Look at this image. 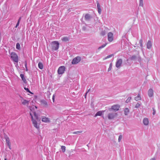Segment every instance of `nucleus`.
I'll return each mask as SVG.
<instances>
[{
  "mask_svg": "<svg viewBox=\"0 0 160 160\" xmlns=\"http://www.w3.org/2000/svg\"><path fill=\"white\" fill-rule=\"evenodd\" d=\"M150 160H156V158H151Z\"/></svg>",
  "mask_w": 160,
  "mask_h": 160,
  "instance_id": "44",
  "label": "nucleus"
},
{
  "mask_svg": "<svg viewBox=\"0 0 160 160\" xmlns=\"http://www.w3.org/2000/svg\"><path fill=\"white\" fill-rule=\"evenodd\" d=\"M152 46V43L150 40L148 41L147 44V48L148 49H150Z\"/></svg>",
  "mask_w": 160,
  "mask_h": 160,
  "instance_id": "16",
  "label": "nucleus"
},
{
  "mask_svg": "<svg viewBox=\"0 0 160 160\" xmlns=\"http://www.w3.org/2000/svg\"><path fill=\"white\" fill-rule=\"evenodd\" d=\"M134 99L137 101L141 100V98L140 94H138V96L135 97Z\"/></svg>",
  "mask_w": 160,
  "mask_h": 160,
  "instance_id": "19",
  "label": "nucleus"
},
{
  "mask_svg": "<svg viewBox=\"0 0 160 160\" xmlns=\"http://www.w3.org/2000/svg\"><path fill=\"white\" fill-rule=\"evenodd\" d=\"M81 132H80V131H77V132H73V134H78L79 133H80Z\"/></svg>",
  "mask_w": 160,
  "mask_h": 160,
  "instance_id": "41",
  "label": "nucleus"
},
{
  "mask_svg": "<svg viewBox=\"0 0 160 160\" xmlns=\"http://www.w3.org/2000/svg\"><path fill=\"white\" fill-rule=\"evenodd\" d=\"M97 7L98 9L101 8V6L98 2H97Z\"/></svg>",
  "mask_w": 160,
  "mask_h": 160,
  "instance_id": "38",
  "label": "nucleus"
},
{
  "mask_svg": "<svg viewBox=\"0 0 160 160\" xmlns=\"http://www.w3.org/2000/svg\"><path fill=\"white\" fill-rule=\"evenodd\" d=\"M16 48L18 50H20V44L19 43H17L16 45Z\"/></svg>",
  "mask_w": 160,
  "mask_h": 160,
  "instance_id": "26",
  "label": "nucleus"
},
{
  "mask_svg": "<svg viewBox=\"0 0 160 160\" xmlns=\"http://www.w3.org/2000/svg\"><path fill=\"white\" fill-rule=\"evenodd\" d=\"M89 90H90V89H89V90H88V91H87V92L86 93V95H85V98H86V94H87V93H88L89 92Z\"/></svg>",
  "mask_w": 160,
  "mask_h": 160,
  "instance_id": "43",
  "label": "nucleus"
},
{
  "mask_svg": "<svg viewBox=\"0 0 160 160\" xmlns=\"http://www.w3.org/2000/svg\"><path fill=\"white\" fill-rule=\"evenodd\" d=\"M139 43L140 44V46L141 47H142V39L139 41Z\"/></svg>",
  "mask_w": 160,
  "mask_h": 160,
  "instance_id": "39",
  "label": "nucleus"
},
{
  "mask_svg": "<svg viewBox=\"0 0 160 160\" xmlns=\"http://www.w3.org/2000/svg\"><path fill=\"white\" fill-rule=\"evenodd\" d=\"M37 108L36 106L32 105L31 107V111L32 112V114L31 113V117L32 118V121L33 126L36 128H39V124L38 123L36 120H38V114L36 112V110H37Z\"/></svg>",
  "mask_w": 160,
  "mask_h": 160,
  "instance_id": "1",
  "label": "nucleus"
},
{
  "mask_svg": "<svg viewBox=\"0 0 160 160\" xmlns=\"http://www.w3.org/2000/svg\"><path fill=\"white\" fill-rule=\"evenodd\" d=\"M143 0H140L139 1V6H140L143 7Z\"/></svg>",
  "mask_w": 160,
  "mask_h": 160,
  "instance_id": "28",
  "label": "nucleus"
},
{
  "mask_svg": "<svg viewBox=\"0 0 160 160\" xmlns=\"http://www.w3.org/2000/svg\"><path fill=\"white\" fill-rule=\"evenodd\" d=\"M129 112V110L127 108H125L124 109V113L125 115H128Z\"/></svg>",
  "mask_w": 160,
  "mask_h": 160,
  "instance_id": "17",
  "label": "nucleus"
},
{
  "mask_svg": "<svg viewBox=\"0 0 160 160\" xmlns=\"http://www.w3.org/2000/svg\"><path fill=\"white\" fill-rule=\"evenodd\" d=\"M61 39L63 42H67L69 41V38L68 37H65L62 38Z\"/></svg>",
  "mask_w": 160,
  "mask_h": 160,
  "instance_id": "21",
  "label": "nucleus"
},
{
  "mask_svg": "<svg viewBox=\"0 0 160 160\" xmlns=\"http://www.w3.org/2000/svg\"><path fill=\"white\" fill-rule=\"evenodd\" d=\"M136 58V56L135 55H133L131 57V59L132 60H135Z\"/></svg>",
  "mask_w": 160,
  "mask_h": 160,
  "instance_id": "32",
  "label": "nucleus"
},
{
  "mask_svg": "<svg viewBox=\"0 0 160 160\" xmlns=\"http://www.w3.org/2000/svg\"><path fill=\"white\" fill-rule=\"evenodd\" d=\"M52 99H53V102H54V95H53Z\"/></svg>",
  "mask_w": 160,
  "mask_h": 160,
  "instance_id": "45",
  "label": "nucleus"
},
{
  "mask_svg": "<svg viewBox=\"0 0 160 160\" xmlns=\"http://www.w3.org/2000/svg\"><path fill=\"white\" fill-rule=\"evenodd\" d=\"M141 104V103L140 102H138L137 104L136 105L135 107L136 108L139 107Z\"/></svg>",
  "mask_w": 160,
  "mask_h": 160,
  "instance_id": "24",
  "label": "nucleus"
},
{
  "mask_svg": "<svg viewBox=\"0 0 160 160\" xmlns=\"http://www.w3.org/2000/svg\"><path fill=\"white\" fill-rule=\"evenodd\" d=\"M41 102L42 104L44 105L47 106L48 105L47 102L44 100H41Z\"/></svg>",
  "mask_w": 160,
  "mask_h": 160,
  "instance_id": "25",
  "label": "nucleus"
},
{
  "mask_svg": "<svg viewBox=\"0 0 160 160\" xmlns=\"http://www.w3.org/2000/svg\"><path fill=\"white\" fill-rule=\"evenodd\" d=\"M24 89L27 92L30 93V91L28 87H26V86H24Z\"/></svg>",
  "mask_w": 160,
  "mask_h": 160,
  "instance_id": "27",
  "label": "nucleus"
},
{
  "mask_svg": "<svg viewBox=\"0 0 160 160\" xmlns=\"http://www.w3.org/2000/svg\"><path fill=\"white\" fill-rule=\"evenodd\" d=\"M5 138L6 140V143L7 146L8 147V148L10 149H12V147L11 146V143L9 138L7 136L5 137Z\"/></svg>",
  "mask_w": 160,
  "mask_h": 160,
  "instance_id": "10",
  "label": "nucleus"
},
{
  "mask_svg": "<svg viewBox=\"0 0 160 160\" xmlns=\"http://www.w3.org/2000/svg\"><path fill=\"white\" fill-rule=\"evenodd\" d=\"M83 29L84 30H85L86 29V28H84V27H83Z\"/></svg>",
  "mask_w": 160,
  "mask_h": 160,
  "instance_id": "46",
  "label": "nucleus"
},
{
  "mask_svg": "<svg viewBox=\"0 0 160 160\" xmlns=\"http://www.w3.org/2000/svg\"><path fill=\"white\" fill-rule=\"evenodd\" d=\"M122 138V135H120L118 137V141L120 142Z\"/></svg>",
  "mask_w": 160,
  "mask_h": 160,
  "instance_id": "35",
  "label": "nucleus"
},
{
  "mask_svg": "<svg viewBox=\"0 0 160 160\" xmlns=\"http://www.w3.org/2000/svg\"><path fill=\"white\" fill-rule=\"evenodd\" d=\"M113 34L112 32H109L108 35V40L109 42H111L113 39Z\"/></svg>",
  "mask_w": 160,
  "mask_h": 160,
  "instance_id": "11",
  "label": "nucleus"
},
{
  "mask_svg": "<svg viewBox=\"0 0 160 160\" xmlns=\"http://www.w3.org/2000/svg\"><path fill=\"white\" fill-rule=\"evenodd\" d=\"M105 111H101L98 112L95 115V117H96L97 116H101L104 112Z\"/></svg>",
  "mask_w": 160,
  "mask_h": 160,
  "instance_id": "15",
  "label": "nucleus"
},
{
  "mask_svg": "<svg viewBox=\"0 0 160 160\" xmlns=\"http://www.w3.org/2000/svg\"><path fill=\"white\" fill-rule=\"evenodd\" d=\"M106 34V32L105 30L102 31L101 32V34L102 36H104Z\"/></svg>",
  "mask_w": 160,
  "mask_h": 160,
  "instance_id": "34",
  "label": "nucleus"
},
{
  "mask_svg": "<svg viewBox=\"0 0 160 160\" xmlns=\"http://www.w3.org/2000/svg\"><path fill=\"white\" fill-rule=\"evenodd\" d=\"M20 101L24 105L27 106L28 105L29 102V101H28L24 99L23 98L21 97Z\"/></svg>",
  "mask_w": 160,
  "mask_h": 160,
  "instance_id": "9",
  "label": "nucleus"
},
{
  "mask_svg": "<svg viewBox=\"0 0 160 160\" xmlns=\"http://www.w3.org/2000/svg\"><path fill=\"white\" fill-rule=\"evenodd\" d=\"M117 114L116 112H111L108 115V118L109 119H112L115 118L117 116Z\"/></svg>",
  "mask_w": 160,
  "mask_h": 160,
  "instance_id": "8",
  "label": "nucleus"
},
{
  "mask_svg": "<svg viewBox=\"0 0 160 160\" xmlns=\"http://www.w3.org/2000/svg\"><path fill=\"white\" fill-rule=\"evenodd\" d=\"M131 98H132L131 97H129L128 98V99H127V100H126V102H127V103L128 102L130 101V100H131Z\"/></svg>",
  "mask_w": 160,
  "mask_h": 160,
  "instance_id": "37",
  "label": "nucleus"
},
{
  "mask_svg": "<svg viewBox=\"0 0 160 160\" xmlns=\"http://www.w3.org/2000/svg\"><path fill=\"white\" fill-rule=\"evenodd\" d=\"M65 147L64 146H62L61 147V149L63 152H64L65 151Z\"/></svg>",
  "mask_w": 160,
  "mask_h": 160,
  "instance_id": "36",
  "label": "nucleus"
},
{
  "mask_svg": "<svg viewBox=\"0 0 160 160\" xmlns=\"http://www.w3.org/2000/svg\"><path fill=\"white\" fill-rule=\"evenodd\" d=\"M112 55H113V54H111V55H108V56H107L105 58H104L103 60H105L106 59L109 58H111V57H112Z\"/></svg>",
  "mask_w": 160,
  "mask_h": 160,
  "instance_id": "30",
  "label": "nucleus"
},
{
  "mask_svg": "<svg viewBox=\"0 0 160 160\" xmlns=\"http://www.w3.org/2000/svg\"><path fill=\"white\" fill-rule=\"evenodd\" d=\"M112 68V63H111L109 65V68L108 69V71L109 72V71H110L111 70Z\"/></svg>",
  "mask_w": 160,
  "mask_h": 160,
  "instance_id": "33",
  "label": "nucleus"
},
{
  "mask_svg": "<svg viewBox=\"0 0 160 160\" xmlns=\"http://www.w3.org/2000/svg\"><path fill=\"white\" fill-rule=\"evenodd\" d=\"M21 18H20L19 19H18V22L17 23V24L15 26V28H17L19 25V23H20V20H21Z\"/></svg>",
  "mask_w": 160,
  "mask_h": 160,
  "instance_id": "29",
  "label": "nucleus"
},
{
  "mask_svg": "<svg viewBox=\"0 0 160 160\" xmlns=\"http://www.w3.org/2000/svg\"><path fill=\"white\" fill-rule=\"evenodd\" d=\"M20 76L21 78H22V80L23 81V82L25 83H26V80H25V78L24 77V76L23 74H21Z\"/></svg>",
  "mask_w": 160,
  "mask_h": 160,
  "instance_id": "23",
  "label": "nucleus"
},
{
  "mask_svg": "<svg viewBox=\"0 0 160 160\" xmlns=\"http://www.w3.org/2000/svg\"><path fill=\"white\" fill-rule=\"evenodd\" d=\"M107 44V43H105L104 44H103L101 46L99 47L98 48V49H102L103 48H104Z\"/></svg>",
  "mask_w": 160,
  "mask_h": 160,
  "instance_id": "31",
  "label": "nucleus"
},
{
  "mask_svg": "<svg viewBox=\"0 0 160 160\" xmlns=\"http://www.w3.org/2000/svg\"><path fill=\"white\" fill-rule=\"evenodd\" d=\"M65 70V67L64 66H61L59 68L58 70V72L59 74H62Z\"/></svg>",
  "mask_w": 160,
  "mask_h": 160,
  "instance_id": "5",
  "label": "nucleus"
},
{
  "mask_svg": "<svg viewBox=\"0 0 160 160\" xmlns=\"http://www.w3.org/2000/svg\"><path fill=\"white\" fill-rule=\"evenodd\" d=\"M31 94H33V93L31 92Z\"/></svg>",
  "mask_w": 160,
  "mask_h": 160,
  "instance_id": "48",
  "label": "nucleus"
},
{
  "mask_svg": "<svg viewBox=\"0 0 160 160\" xmlns=\"http://www.w3.org/2000/svg\"><path fill=\"white\" fill-rule=\"evenodd\" d=\"M38 66L39 68L40 69H42L43 68V64L41 62H39L38 63Z\"/></svg>",
  "mask_w": 160,
  "mask_h": 160,
  "instance_id": "22",
  "label": "nucleus"
},
{
  "mask_svg": "<svg viewBox=\"0 0 160 160\" xmlns=\"http://www.w3.org/2000/svg\"><path fill=\"white\" fill-rule=\"evenodd\" d=\"M42 122H49V119L45 117H44L42 118Z\"/></svg>",
  "mask_w": 160,
  "mask_h": 160,
  "instance_id": "18",
  "label": "nucleus"
},
{
  "mask_svg": "<svg viewBox=\"0 0 160 160\" xmlns=\"http://www.w3.org/2000/svg\"><path fill=\"white\" fill-rule=\"evenodd\" d=\"M122 63V60L121 58H118L116 62V67L118 68H120L121 66Z\"/></svg>",
  "mask_w": 160,
  "mask_h": 160,
  "instance_id": "4",
  "label": "nucleus"
},
{
  "mask_svg": "<svg viewBox=\"0 0 160 160\" xmlns=\"http://www.w3.org/2000/svg\"><path fill=\"white\" fill-rule=\"evenodd\" d=\"M52 49L55 50H57L59 47V43L57 41H53L52 42Z\"/></svg>",
  "mask_w": 160,
  "mask_h": 160,
  "instance_id": "3",
  "label": "nucleus"
},
{
  "mask_svg": "<svg viewBox=\"0 0 160 160\" xmlns=\"http://www.w3.org/2000/svg\"><path fill=\"white\" fill-rule=\"evenodd\" d=\"M98 12L99 14H101V13L102 10L101 8L98 9Z\"/></svg>",
  "mask_w": 160,
  "mask_h": 160,
  "instance_id": "40",
  "label": "nucleus"
},
{
  "mask_svg": "<svg viewBox=\"0 0 160 160\" xmlns=\"http://www.w3.org/2000/svg\"><path fill=\"white\" fill-rule=\"evenodd\" d=\"M153 112L152 113L154 115L156 113V111H155V109L154 108H153Z\"/></svg>",
  "mask_w": 160,
  "mask_h": 160,
  "instance_id": "42",
  "label": "nucleus"
},
{
  "mask_svg": "<svg viewBox=\"0 0 160 160\" xmlns=\"http://www.w3.org/2000/svg\"><path fill=\"white\" fill-rule=\"evenodd\" d=\"M148 94L149 97H152L153 95V91L152 89L150 88L148 91Z\"/></svg>",
  "mask_w": 160,
  "mask_h": 160,
  "instance_id": "12",
  "label": "nucleus"
},
{
  "mask_svg": "<svg viewBox=\"0 0 160 160\" xmlns=\"http://www.w3.org/2000/svg\"><path fill=\"white\" fill-rule=\"evenodd\" d=\"M4 160H7V158H5L4 159Z\"/></svg>",
  "mask_w": 160,
  "mask_h": 160,
  "instance_id": "47",
  "label": "nucleus"
},
{
  "mask_svg": "<svg viewBox=\"0 0 160 160\" xmlns=\"http://www.w3.org/2000/svg\"><path fill=\"white\" fill-rule=\"evenodd\" d=\"M81 60V58L80 57H77L72 60V63L73 64H75L78 63L80 62Z\"/></svg>",
  "mask_w": 160,
  "mask_h": 160,
  "instance_id": "7",
  "label": "nucleus"
},
{
  "mask_svg": "<svg viewBox=\"0 0 160 160\" xmlns=\"http://www.w3.org/2000/svg\"><path fill=\"white\" fill-rule=\"evenodd\" d=\"M11 57L13 62L17 63L18 62V56L15 52H12L11 54Z\"/></svg>",
  "mask_w": 160,
  "mask_h": 160,
  "instance_id": "2",
  "label": "nucleus"
},
{
  "mask_svg": "<svg viewBox=\"0 0 160 160\" xmlns=\"http://www.w3.org/2000/svg\"><path fill=\"white\" fill-rule=\"evenodd\" d=\"M120 108L119 105H115L112 106L111 108H110L108 109V110L109 111H112V110L115 111H118Z\"/></svg>",
  "mask_w": 160,
  "mask_h": 160,
  "instance_id": "6",
  "label": "nucleus"
},
{
  "mask_svg": "<svg viewBox=\"0 0 160 160\" xmlns=\"http://www.w3.org/2000/svg\"><path fill=\"white\" fill-rule=\"evenodd\" d=\"M37 96H34L33 97H31V99L32 98H33V100L31 102V103H32V104L33 103L35 104V102H36V99H37Z\"/></svg>",
  "mask_w": 160,
  "mask_h": 160,
  "instance_id": "20",
  "label": "nucleus"
},
{
  "mask_svg": "<svg viewBox=\"0 0 160 160\" xmlns=\"http://www.w3.org/2000/svg\"><path fill=\"white\" fill-rule=\"evenodd\" d=\"M92 18L91 16L88 14H86L85 16V20L87 21H90Z\"/></svg>",
  "mask_w": 160,
  "mask_h": 160,
  "instance_id": "13",
  "label": "nucleus"
},
{
  "mask_svg": "<svg viewBox=\"0 0 160 160\" xmlns=\"http://www.w3.org/2000/svg\"><path fill=\"white\" fill-rule=\"evenodd\" d=\"M143 124L145 125H148L149 123V120L147 118H145L143 119Z\"/></svg>",
  "mask_w": 160,
  "mask_h": 160,
  "instance_id": "14",
  "label": "nucleus"
}]
</instances>
